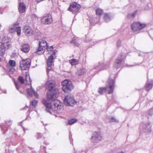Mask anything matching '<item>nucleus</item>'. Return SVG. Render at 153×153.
<instances>
[{
  "instance_id": "obj_51",
  "label": "nucleus",
  "mask_w": 153,
  "mask_h": 153,
  "mask_svg": "<svg viewBox=\"0 0 153 153\" xmlns=\"http://www.w3.org/2000/svg\"><path fill=\"white\" fill-rule=\"evenodd\" d=\"M3 92L4 93L6 94V90H4L3 91Z\"/></svg>"
},
{
  "instance_id": "obj_30",
  "label": "nucleus",
  "mask_w": 153,
  "mask_h": 153,
  "mask_svg": "<svg viewBox=\"0 0 153 153\" xmlns=\"http://www.w3.org/2000/svg\"><path fill=\"white\" fill-rule=\"evenodd\" d=\"M15 32H17V35L18 36H19L21 35V27L20 26L16 27Z\"/></svg>"
},
{
  "instance_id": "obj_46",
  "label": "nucleus",
  "mask_w": 153,
  "mask_h": 153,
  "mask_svg": "<svg viewBox=\"0 0 153 153\" xmlns=\"http://www.w3.org/2000/svg\"><path fill=\"white\" fill-rule=\"evenodd\" d=\"M33 94H34V96H35V97L37 98L38 97H39V95H38V94H37V93L35 92V91H34V92Z\"/></svg>"
},
{
  "instance_id": "obj_7",
  "label": "nucleus",
  "mask_w": 153,
  "mask_h": 153,
  "mask_svg": "<svg viewBox=\"0 0 153 153\" xmlns=\"http://www.w3.org/2000/svg\"><path fill=\"white\" fill-rule=\"evenodd\" d=\"M62 90L65 92L69 93L74 88V86L71 82L66 79L62 82Z\"/></svg>"
},
{
  "instance_id": "obj_12",
  "label": "nucleus",
  "mask_w": 153,
  "mask_h": 153,
  "mask_svg": "<svg viewBox=\"0 0 153 153\" xmlns=\"http://www.w3.org/2000/svg\"><path fill=\"white\" fill-rule=\"evenodd\" d=\"M31 61L29 59H23L20 62V65L22 70H28L30 66Z\"/></svg>"
},
{
  "instance_id": "obj_19",
  "label": "nucleus",
  "mask_w": 153,
  "mask_h": 153,
  "mask_svg": "<svg viewBox=\"0 0 153 153\" xmlns=\"http://www.w3.org/2000/svg\"><path fill=\"white\" fill-rule=\"evenodd\" d=\"M26 6L23 2H20L19 4L18 10L20 13H23L25 11Z\"/></svg>"
},
{
  "instance_id": "obj_1",
  "label": "nucleus",
  "mask_w": 153,
  "mask_h": 153,
  "mask_svg": "<svg viewBox=\"0 0 153 153\" xmlns=\"http://www.w3.org/2000/svg\"><path fill=\"white\" fill-rule=\"evenodd\" d=\"M48 91L47 93V98L49 101H53V106L55 107V110H56L60 113L62 112L63 110L62 104L56 99L59 96L58 89L56 88L55 83L53 81L49 80L46 83Z\"/></svg>"
},
{
  "instance_id": "obj_50",
  "label": "nucleus",
  "mask_w": 153,
  "mask_h": 153,
  "mask_svg": "<svg viewBox=\"0 0 153 153\" xmlns=\"http://www.w3.org/2000/svg\"><path fill=\"white\" fill-rule=\"evenodd\" d=\"M140 1L142 2H144L146 0H140Z\"/></svg>"
},
{
  "instance_id": "obj_47",
  "label": "nucleus",
  "mask_w": 153,
  "mask_h": 153,
  "mask_svg": "<svg viewBox=\"0 0 153 153\" xmlns=\"http://www.w3.org/2000/svg\"><path fill=\"white\" fill-rule=\"evenodd\" d=\"M27 108H28V107L26 106L25 108H23L22 109H21V110H24L25 109H26Z\"/></svg>"
},
{
  "instance_id": "obj_13",
  "label": "nucleus",
  "mask_w": 153,
  "mask_h": 153,
  "mask_svg": "<svg viewBox=\"0 0 153 153\" xmlns=\"http://www.w3.org/2000/svg\"><path fill=\"white\" fill-rule=\"evenodd\" d=\"M102 137L99 132L95 131L93 132L91 137L92 142L93 143H97L101 140Z\"/></svg>"
},
{
  "instance_id": "obj_59",
  "label": "nucleus",
  "mask_w": 153,
  "mask_h": 153,
  "mask_svg": "<svg viewBox=\"0 0 153 153\" xmlns=\"http://www.w3.org/2000/svg\"><path fill=\"white\" fill-rule=\"evenodd\" d=\"M108 104H109V103H108Z\"/></svg>"
},
{
  "instance_id": "obj_16",
  "label": "nucleus",
  "mask_w": 153,
  "mask_h": 153,
  "mask_svg": "<svg viewBox=\"0 0 153 153\" xmlns=\"http://www.w3.org/2000/svg\"><path fill=\"white\" fill-rule=\"evenodd\" d=\"M23 31L27 36L31 35L33 34V30L31 28L27 25L24 26Z\"/></svg>"
},
{
  "instance_id": "obj_15",
  "label": "nucleus",
  "mask_w": 153,
  "mask_h": 153,
  "mask_svg": "<svg viewBox=\"0 0 153 153\" xmlns=\"http://www.w3.org/2000/svg\"><path fill=\"white\" fill-rule=\"evenodd\" d=\"M15 85L17 89L21 93V91L19 90V88L21 86V85L24 83V80L23 77L22 76H19L18 78V81H14Z\"/></svg>"
},
{
  "instance_id": "obj_9",
  "label": "nucleus",
  "mask_w": 153,
  "mask_h": 153,
  "mask_svg": "<svg viewBox=\"0 0 153 153\" xmlns=\"http://www.w3.org/2000/svg\"><path fill=\"white\" fill-rule=\"evenodd\" d=\"M41 23L44 25H49L53 22V19L51 15L50 14L44 15L41 17Z\"/></svg>"
},
{
  "instance_id": "obj_31",
  "label": "nucleus",
  "mask_w": 153,
  "mask_h": 153,
  "mask_svg": "<svg viewBox=\"0 0 153 153\" xmlns=\"http://www.w3.org/2000/svg\"><path fill=\"white\" fill-rule=\"evenodd\" d=\"M77 120L75 119H72L68 120V123L69 125H71L75 123Z\"/></svg>"
},
{
  "instance_id": "obj_56",
  "label": "nucleus",
  "mask_w": 153,
  "mask_h": 153,
  "mask_svg": "<svg viewBox=\"0 0 153 153\" xmlns=\"http://www.w3.org/2000/svg\"><path fill=\"white\" fill-rule=\"evenodd\" d=\"M43 125H44V126H47V124H43Z\"/></svg>"
},
{
  "instance_id": "obj_25",
  "label": "nucleus",
  "mask_w": 153,
  "mask_h": 153,
  "mask_svg": "<svg viewBox=\"0 0 153 153\" xmlns=\"http://www.w3.org/2000/svg\"><path fill=\"white\" fill-rule=\"evenodd\" d=\"M46 107V110L47 112L50 113H51V111L52 110V109L53 106H52L51 103H49L48 104L45 106Z\"/></svg>"
},
{
  "instance_id": "obj_57",
  "label": "nucleus",
  "mask_w": 153,
  "mask_h": 153,
  "mask_svg": "<svg viewBox=\"0 0 153 153\" xmlns=\"http://www.w3.org/2000/svg\"><path fill=\"white\" fill-rule=\"evenodd\" d=\"M133 65H129V66H128V67H131V66H133Z\"/></svg>"
},
{
  "instance_id": "obj_55",
  "label": "nucleus",
  "mask_w": 153,
  "mask_h": 153,
  "mask_svg": "<svg viewBox=\"0 0 153 153\" xmlns=\"http://www.w3.org/2000/svg\"><path fill=\"white\" fill-rule=\"evenodd\" d=\"M50 48H53V46H51Z\"/></svg>"
},
{
  "instance_id": "obj_42",
  "label": "nucleus",
  "mask_w": 153,
  "mask_h": 153,
  "mask_svg": "<svg viewBox=\"0 0 153 153\" xmlns=\"http://www.w3.org/2000/svg\"><path fill=\"white\" fill-rule=\"evenodd\" d=\"M9 32L11 33H13L15 32V30L13 28L11 27L9 29Z\"/></svg>"
},
{
  "instance_id": "obj_11",
  "label": "nucleus",
  "mask_w": 153,
  "mask_h": 153,
  "mask_svg": "<svg viewBox=\"0 0 153 153\" xmlns=\"http://www.w3.org/2000/svg\"><path fill=\"white\" fill-rule=\"evenodd\" d=\"M81 8V6L76 2H74L70 4L68 10L71 12L73 14H76L79 13Z\"/></svg>"
},
{
  "instance_id": "obj_5",
  "label": "nucleus",
  "mask_w": 153,
  "mask_h": 153,
  "mask_svg": "<svg viewBox=\"0 0 153 153\" xmlns=\"http://www.w3.org/2000/svg\"><path fill=\"white\" fill-rule=\"evenodd\" d=\"M109 67V64H105L99 63L98 65H95L93 68L91 69L90 72L94 75L96 73L100 71L107 69Z\"/></svg>"
},
{
  "instance_id": "obj_33",
  "label": "nucleus",
  "mask_w": 153,
  "mask_h": 153,
  "mask_svg": "<svg viewBox=\"0 0 153 153\" xmlns=\"http://www.w3.org/2000/svg\"><path fill=\"white\" fill-rule=\"evenodd\" d=\"M109 121L110 122L118 123V121L114 117H111Z\"/></svg>"
},
{
  "instance_id": "obj_48",
  "label": "nucleus",
  "mask_w": 153,
  "mask_h": 153,
  "mask_svg": "<svg viewBox=\"0 0 153 153\" xmlns=\"http://www.w3.org/2000/svg\"><path fill=\"white\" fill-rule=\"evenodd\" d=\"M43 143L44 144L46 145H47L48 144V143L46 141H44Z\"/></svg>"
},
{
  "instance_id": "obj_45",
  "label": "nucleus",
  "mask_w": 153,
  "mask_h": 153,
  "mask_svg": "<svg viewBox=\"0 0 153 153\" xmlns=\"http://www.w3.org/2000/svg\"><path fill=\"white\" fill-rule=\"evenodd\" d=\"M15 69L14 68H10L9 69V72L11 74H13V72L14 71Z\"/></svg>"
},
{
  "instance_id": "obj_44",
  "label": "nucleus",
  "mask_w": 153,
  "mask_h": 153,
  "mask_svg": "<svg viewBox=\"0 0 153 153\" xmlns=\"http://www.w3.org/2000/svg\"><path fill=\"white\" fill-rule=\"evenodd\" d=\"M42 137V135L41 133H37L36 134V138L37 139H40Z\"/></svg>"
},
{
  "instance_id": "obj_40",
  "label": "nucleus",
  "mask_w": 153,
  "mask_h": 153,
  "mask_svg": "<svg viewBox=\"0 0 153 153\" xmlns=\"http://www.w3.org/2000/svg\"><path fill=\"white\" fill-rule=\"evenodd\" d=\"M22 48H30L29 45L27 44H23L22 45Z\"/></svg>"
},
{
  "instance_id": "obj_17",
  "label": "nucleus",
  "mask_w": 153,
  "mask_h": 153,
  "mask_svg": "<svg viewBox=\"0 0 153 153\" xmlns=\"http://www.w3.org/2000/svg\"><path fill=\"white\" fill-rule=\"evenodd\" d=\"M153 86V80H149L147 79L145 86V90L147 91H149L152 89Z\"/></svg>"
},
{
  "instance_id": "obj_28",
  "label": "nucleus",
  "mask_w": 153,
  "mask_h": 153,
  "mask_svg": "<svg viewBox=\"0 0 153 153\" xmlns=\"http://www.w3.org/2000/svg\"><path fill=\"white\" fill-rule=\"evenodd\" d=\"M25 81L27 82L28 84H30L31 82L29 75L27 73L26 74Z\"/></svg>"
},
{
  "instance_id": "obj_38",
  "label": "nucleus",
  "mask_w": 153,
  "mask_h": 153,
  "mask_svg": "<svg viewBox=\"0 0 153 153\" xmlns=\"http://www.w3.org/2000/svg\"><path fill=\"white\" fill-rule=\"evenodd\" d=\"M149 116H152L153 114V108H151L147 112Z\"/></svg>"
},
{
  "instance_id": "obj_52",
  "label": "nucleus",
  "mask_w": 153,
  "mask_h": 153,
  "mask_svg": "<svg viewBox=\"0 0 153 153\" xmlns=\"http://www.w3.org/2000/svg\"><path fill=\"white\" fill-rule=\"evenodd\" d=\"M22 128H23V130L24 131V132L25 133V128L23 127H22Z\"/></svg>"
},
{
  "instance_id": "obj_4",
  "label": "nucleus",
  "mask_w": 153,
  "mask_h": 153,
  "mask_svg": "<svg viewBox=\"0 0 153 153\" xmlns=\"http://www.w3.org/2000/svg\"><path fill=\"white\" fill-rule=\"evenodd\" d=\"M125 59V55L122 53H120L114 63V67L116 69L121 68L124 64Z\"/></svg>"
},
{
  "instance_id": "obj_2",
  "label": "nucleus",
  "mask_w": 153,
  "mask_h": 153,
  "mask_svg": "<svg viewBox=\"0 0 153 153\" xmlns=\"http://www.w3.org/2000/svg\"><path fill=\"white\" fill-rule=\"evenodd\" d=\"M46 49L48 51V54H50L51 55L48 57L47 60V63L48 68L47 69V74H48V73L51 69V67L53 63L54 62V59L56 57V54L58 52V51L56 50H53V48H37V50L35 53L36 54L41 55L44 53Z\"/></svg>"
},
{
  "instance_id": "obj_6",
  "label": "nucleus",
  "mask_w": 153,
  "mask_h": 153,
  "mask_svg": "<svg viewBox=\"0 0 153 153\" xmlns=\"http://www.w3.org/2000/svg\"><path fill=\"white\" fill-rule=\"evenodd\" d=\"M151 123L149 121L141 123L139 128L140 132H150L151 131Z\"/></svg>"
},
{
  "instance_id": "obj_53",
  "label": "nucleus",
  "mask_w": 153,
  "mask_h": 153,
  "mask_svg": "<svg viewBox=\"0 0 153 153\" xmlns=\"http://www.w3.org/2000/svg\"><path fill=\"white\" fill-rule=\"evenodd\" d=\"M32 153H36V152L35 151H32Z\"/></svg>"
},
{
  "instance_id": "obj_10",
  "label": "nucleus",
  "mask_w": 153,
  "mask_h": 153,
  "mask_svg": "<svg viewBox=\"0 0 153 153\" xmlns=\"http://www.w3.org/2000/svg\"><path fill=\"white\" fill-rule=\"evenodd\" d=\"M64 102L66 106H73L76 103L73 97L71 95H68L65 97Z\"/></svg>"
},
{
  "instance_id": "obj_27",
  "label": "nucleus",
  "mask_w": 153,
  "mask_h": 153,
  "mask_svg": "<svg viewBox=\"0 0 153 153\" xmlns=\"http://www.w3.org/2000/svg\"><path fill=\"white\" fill-rule=\"evenodd\" d=\"M103 12V10L100 8H97L96 10V15L100 16L102 15Z\"/></svg>"
},
{
  "instance_id": "obj_41",
  "label": "nucleus",
  "mask_w": 153,
  "mask_h": 153,
  "mask_svg": "<svg viewBox=\"0 0 153 153\" xmlns=\"http://www.w3.org/2000/svg\"><path fill=\"white\" fill-rule=\"evenodd\" d=\"M42 103L45 106H46L47 105V104H48L49 103L48 101L45 99L43 100H42Z\"/></svg>"
},
{
  "instance_id": "obj_20",
  "label": "nucleus",
  "mask_w": 153,
  "mask_h": 153,
  "mask_svg": "<svg viewBox=\"0 0 153 153\" xmlns=\"http://www.w3.org/2000/svg\"><path fill=\"white\" fill-rule=\"evenodd\" d=\"M103 16V19L106 22H108L112 19V16L110 13H104Z\"/></svg>"
},
{
  "instance_id": "obj_14",
  "label": "nucleus",
  "mask_w": 153,
  "mask_h": 153,
  "mask_svg": "<svg viewBox=\"0 0 153 153\" xmlns=\"http://www.w3.org/2000/svg\"><path fill=\"white\" fill-rule=\"evenodd\" d=\"M12 124V122L10 120L5 121L4 124L1 123L0 124V127L3 132V134H4L6 132Z\"/></svg>"
},
{
  "instance_id": "obj_34",
  "label": "nucleus",
  "mask_w": 153,
  "mask_h": 153,
  "mask_svg": "<svg viewBox=\"0 0 153 153\" xmlns=\"http://www.w3.org/2000/svg\"><path fill=\"white\" fill-rule=\"evenodd\" d=\"M69 138L70 140V143L73 145V140L72 138V135L71 132H70L69 134Z\"/></svg>"
},
{
  "instance_id": "obj_22",
  "label": "nucleus",
  "mask_w": 153,
  "mask_h": 153,
  "mask_svg": "<svg viewBox=\"0 0 153 153\" xmlns=\"http://www.w3.org/2000/svg\"><path fill=\"white\" fill-rule=\"evenodd\" d=\"M1 43V45L0 48H9L11 46L10 42L7 40L4 41H2Z\"/></svg>"
},
{
  "instance_id": "obj_3",
  "label": "nucleus",
  "mask_w": 153,
  "mask_h": 153,
  "mask_svg": "<svg viewBox=\"0 0 153 153\" xmlns=\"http://www.w3.org/2000/svg\"><path fill=\"white\" fill-rule=\"evenodd\" d=\"M116 77V75L115 74L110 75L106 86L103 88H100L98 90V93L100 94H102L107 92L108 94L112 93L115 87V80Z\"/></svg>"
},
{
  "instance_id": "obj_35",
  "label": "nucleus",
  "mask_w": 153,
  "mask_h": 153,
  "mask_svg": "<svg viewBox=\"0 0 153 153\" xmlns=\"http://www.w3.org/2000/svg\"><path fill=\"white\" fill-rule=\"evenodd\" d=\"M5 48H0V55L3 56L5 52Z\"/></svg>"
},
{
  "instance_id": "obj_39",
  "label": "nucleus",
  "mask_w": 153,
  "mask_h": 153,
  "mask_svg": "<svg viewBox=\"0 0 153 153\" xmlns=\"http://www.w3.org/2000/svg\"><path fill=\"white\" fill-rule=\"evenodd\" d=\"M18 25V24L17 22H14L11 27L13 28L15 30L16 29V27H17V26Z\"/></svg>"
},
{
  "instance_id": "obj_29",
  "label": "nucleus",
  "mask_w": 153,
  "mask_h": 153,
  "mask_svg": "<svg viewBox=\"0 0 153 153\" xmlns=\"http://www.w3.org/2000/svg\"><path fill=\"white\" fill-rule=\"evenodd\" d=\"M69 62L72 65H74L78 64V60L75 59H72L69 60Z\"/></svg>"
},
{
  "instance_id": "obj_21",
  "label": "nucleus",
  "mask_w": 153,
  "mask_h": 153,
  "mask_svg": "<svg viewBox=\"0 0 153 153\" xmlns=\"http://www.w3.org/2000/svg\"><path fill=\"white\" fill-rule=\"evenodd\" d=\"M38 45L39 47L38 48H49L47 43L44 40L40 41Z\"/></svg>"
},
{
  "instance_id": "obj_54",
  "label": "nucleus",
  "mask_w": 153,
  "mask_h": 153,
  "mask_svg": "<svg viewBox=\"0 0 153 153\" xmlns=\"http://www.w3.org/2000/svg\"><path fill=\"white\" fill-rule=\"evenodd\" d=\"M29 116L28 115L27 117L26 118V119H27L28 117H29Z\"/></svg>"
},
{
  "instance_id": "obj_18",
  "label": "nucleus",
  "mask_w": 153,
  "mask_h": 153,
  "mask_svg": "<svg viewBox=\"0 0 153 153\" xmlns=\"http://www.w3.org/2000/svg\"><path fill=\"white\" fill-rule=\"evenodd\" d=\"M80 40L77 37H74L70 42L71 45L74 47H79L80 45Z\"/></svg>"
},
{
  "instance_id": "obj_43",
  "label": "nucleus",
  "mask_w": 153,
  "mask_h": 153,
  "mask_svg": "<svg viewBox=\"0 0 153 153\" xmlns=\"http://www.w3.org/2000/svg\"><path fill=\"white\" fill-rule=\"evenodd\" d=\"M117 47H120L121 45V42L120 40H118L117 41Z\"/></svg>"
},
{
  "instance_id": "obj_58",
  "label": "nucleus",
  "mask_w": 153,
  "mask_h": 153,
  "mask_svg": "<svg viewBox=\"0 0 153 153\" xmlns=\"http://www.w3.org/2000/svg\"><path fill=\"white\" fill-rule=\"evenodd\" d=\"M28 111H29V112H30V110H29Z\"/></svg>"
},
{
  "instance_id": "obj_8",
  "label": "nucleus",
  "mask_w": 153,
  "mask_h": 153,
  "mask_svg": "<svg viewBox=\"0 0 153 153\" xmlns=\"http://www.w3.org/2000/svg\"><path fill=\"white\" fill-rule=\"evenodd\" d=\"M146 26V24H142L139 22H134L131 25L132 30L134 32L140 31Z\"/></svg>"
},
{
  "instance_id": "obj_26",
  "label": "nucleus",
  "mask_w": 153,
  "mask_h": 153,
  "mask_svg": "<svg viewBox=\"0 0 153 153\" xmlns=\"http://www.w3.org/2000/svg\"><path fill=\"white\" fill-rule=\"evenodd\" d=\"M27 91L28 94L30 97H32V96L34 92V91L32 88V87H31V88H30L27 89Z\"/></svg>"
},
{
  "instance_id": "obj_24",
  "label": "nucleus",
  "mask_w": 153,
  "mask_h": 153,
  "mask_svg": "<svg viewBox=\"0 0 153 153\" xmlns=\"http://www.w3.org/2000/svg\"><path fill=\"white\" fill-rule=\"evenodd\" d=\"M137 12L138 10H136L132 13L128 14L127 16V18L130 19H133L137 14Z\"/></svg>"
},
{
  "instance_id": "obj_49",
  "label": "nucleus",
  "mask_w": 153,
  "mask_h": 153,
  "mask_svg": "<svg viewBox=\"0 0 153 153\" xmlns=\"http://www.w3.org/2000/svg\"><path fill=\"white\" fill-rule=\"evenodd\" d=\"M42 148H43L44 149V150H45V147L44 146H41V148L42 149Z\"/></svg>"
},
{
  "instance_id": "obj_36",
  "label": "nucleus",
  "mask_w": 153,
  "mask_h": 153,
  "mask_svg": "<svg viewBox=\"0 0 153 153\" xmlns=\"http://www.w3.org/2000/svg\"><path fill=\"white\" fill-rule=\"evenodd\" d=\"M21 51L25 53L28 52L30 51V48H20Z\"/></svg>"
},
{
  "instance_id": "obj_32",
  "label": "nucleus",
  "mask_w": 153,
  "mask_h": 153,
  "mask_svg": "<svg viewBox=\"0 0 153 153\" xmlns=\"http://www.w3.org/2000/svg\"><path fill=\"white\" fill-rule=\"evenodd\" d=\"M9 64L11 67H14L16 65V62L14 60H10L9 62Z\"/></svg>"
},
{
  "instance_id": "obj_23",
  "label": "nucleus",
  "mask_w": 153,
  "mask_h": 153,
  "mask_svg": "<svg viewBox=\"0 0 153 153\" xmlns=\"http://www.w3.org/2000/svg\"><path fill=\"white\" fill-rule=\"evenodd\" d=\"M86 72L85 68H82L77 70V72H76V75L78 76H81L84 75Z\"/></svg>"
},
{
  "instance_id": "obj_37",
  "label": "nucleus",
  "mask_w": 153,
  "mask_h": 153,
  "mask_svg": "<svg viewBox=\"0 0 153 153\" xmlns=\"http://www.w3.org/2000/svg\"><path fill=\"white\" fill-rule=\"evenodd\" d=\"M37 101L36 100H34L31 102V105L35 107L37 105Z\"/></svg>"
}]
</instances>
